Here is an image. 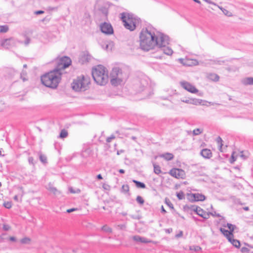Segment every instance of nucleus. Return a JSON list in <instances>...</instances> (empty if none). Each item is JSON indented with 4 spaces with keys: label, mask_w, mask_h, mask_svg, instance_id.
I'll return each instance as SVG.
<instances>
[{
    "label": "nucleus",
    "mask_w": 253,
    "mask_h": 253,
    "mask_svg": "<svg viewBox=\"0 0 253 253\" xmlns=\"http://www.w3.org/2000/svg\"><path fill=\"white\" fill-rule=\"evenodd\" d=\"M21 242L23 244H28L31 242V239L29 238L25 237V238H23L21 240Z\"/></svg>",
    "instance_id": "38"
},
{
    "label": "nucleus",
    "mask_w": 253,
    "mask_h": 253,
    "mask_svg": "<svg viewBox=\"0 0 253 253\" xmlns=\"http://www.w3.org/2000/svg\"><path fill=\"white\" fill-rule=\"evenodd\" d=\"M55 62L56 66L55 69L59 72L61 70L69 67L72 64L71 59L68 56L57 57L55 60Z\"/></svg>",
    "instance_id": "7"
},
{
    "label": "nucleus",
    "mask_w": 253,
    "mask_h": 253,
    "mask_svg": "<svg viewBox=\"0 0 253 253\" xmlns=\"http://www.w3.org/2000/svg\"><path fill=\"white\" fill-rule=\"evenodd\" d=\"M157 44V38L154 33H152L147 29H143L139 36L140 48L144 51L153 49Z\"/></svg>",
    "instance_id": "1"
},
{
    "label": "nucleus",
    "mask_w": 253,
    "mask_h": 253,
    "mask_svg": "<svg viewBox=\"0 0 253 253\" xmlns=\"http://www.w3.org/2000/svg\"><path fill=\"white\" fill-rule=\"evenodd\" d=\"M159 157L163 158L166 161H170L173 159L174 156L172 153H165L161 155H159Z\"/></svg>",
    "instance_id": "20"
},
{
    "label": "nucleus",
    "mask_w": 253,
    "mask_h": 253,
    "mask_svg": "<svg viewBox=\"0 0 253 253\" xmlns=\"http://www.w3.org/2000/svg\"><path fill=\"white\" fill-rule=\"evenodd\" d=\"M227 227L228 228L230 231L233 233V231L234 230L235 226L230 223H227Z\"/></svg>",
    "instance_id": "39"
},
{
    "label": "nucleus",
    "mask_w": 253,
    "mask_h": 253,
    "mask_svg": "<svg viewBox=\"0 0 253 253\" xmlns=\"http://www.w3.org/2000/svg\"><path fill=\"white\" fill-rule=\"evenodd\" d=\"M241 157L242 158H243L244 159H246V157L244 155H243V154H241Z\"/></svg>",
    "instance_id": "57"
},
{
    "label": "nucleus",
    "mask_w": 253,
    "mask_h": 253,
    "mask_svg": "<svg viewBox=\"0 0 253 253\" xmlns=\"http://www.w3.org/2000/svg\"><path fill=\"white\" fill-rule=\"evenodd\" d=\"M179 62L184 66H192L198 64V62L196 59L189 58H179L178 59Z\"/></svg>",
    "instance_id": "12"
},
{
    "label": "nucleus",
    "mask_w": 253,
    "mask_h": 253,
    "mask_svg": "<svg viewBox=\"0 0 253 253\" xmlns=\"http://www.w3.org/2000/svg\"><path fill=\"white\" fill-rule=\"evenodd\" d=\"M230 242L233 246L237 248H239L240 247V242L239 240L234 239L233 238H231L230 241H228Z\"/></svg>",
    "instance_id": "23"
},
{
    "label": "nucleus",
    "mask_w": 253,
    "mask_h": 253,
    "mask_svg": "<svg viewBox=\"0 0 253 253\" xmlns=\"http://www.w3.org/2000/svg\"><path fill=\"white\" fill-rule=\"evenodd\" d=\"M136 201L140 205H143L144 203V200L143 198L140 196H138L136 197Z\"/></svg>",
    "instance_id": "35"
},
{
    "label": "nucleus",
    "mask_w": 253,
    "mask_h": 253,
    "mask_svg": "<svg viewBox=\"0 0 253 253\" xmlns=\"http://www.w3.org/2000/svg\"><path fill=\"white\" fill-rule=\"evenodd\" d=\"M132 217L133 218V219H139L140 218H141V216L140 215H132Z\"/></svg>",
    "instance_id": "49"
},
{
    "label": "nucleus",
    "mask_w": 253,
    "mask_h": 253,
    "mask_svg": "<svg viewBox=\"0 0 253 253\" xmlns=\"http://www.w3.org/2000/svg\"><path fill=\"white\" fill-rule=\"evenodd\" d=\"M182 235H183V232L182 231H180L179 233L175 235V237L177 238H178L182 237Z\"/></svg>",
    "instance_id": "45"
},
{
    "label": "nucleus",
    "mask_w": 253,
    "mask_h": 253,
    "mask_svg": "<svg viewBox=\"0 0 253 253\" xmlns=\"http://www.w3.org/2000/svg\"><path fill=\"white\" fill-rule=\"evenodd\" d=\"M249 251V250L246 247H242L241 248V252L243 253H247Z\"/></svg>",
    "instance_id": "42"
},
{
    "label": "nucleus",
    "mask_w": 253,
    "mask_h": 253,
    "mask_svg": "<svg viewBox=\"0 0 253 253\" xmlns=\"http://www.w3.org/2000/svg\"><path fill=\"white\" fill-rule=\"evenodd\" d=\"M194 0L195 2H196L198 3H201L200 1V0Z\"/></svg>",
    "instance_id": "59"
},
{
    "label": "nucleus",
    "mask_w": 253,
    "mask_h": 253,
    "mask_svg": "<svg viewBox=\"0 0 253 253\" xmlns=\"http://www.w3.org/2000/svg\"><path fill=\"white\" fill-rule=\"evenodd\" d=\"M2 149L0 148V156H2Z\"/></svg>",
    "instance_id": "60"
},
{
    "label": "nucleus",
    "mask_w": 253,
    "mask_h": 253,
    "mask_svg": "<svg viewBox=\"0 0 253 253\" xmlns=\"http://www.w3.org/2000/svg\"><path fill=\"white\" fill-rule=\"evenodd\" d=\"M4 229H5V230H8V229H9V228H8V227H5V226H4Z\"/></svg>",
    "instance_id": "62"
},
{
    "label": "nucleus",
    "mask_w": 253,
    "mask_h": 253,
    "mask_svg": "<svg viewBox=\"0 0 253 253\" xmlns=\"http://www.w3.org/2000/svg\"><path fill=\"white\" fill-rule=\"evenodd\" d=\"M123 74L119 68L113 69L111 74V83L113 85H116L122 81Z\"/></svg>",
    "instance_id": "8"
},
{
    "label": "nucleus",
    "mask_w": 253,
    "mask_h": 253,
    "mask_svg": "<svg viewBox=\"0 0 253 253\" xmlns=\"http://www.w3.org/2000/svg\"><path fill=\"white\" fill-rule=\"evenodd\" d=\"M0 44L3 48L8 49L14 44V42L11 39H4L1 41Z\"/></svg>",
    "instance_id": "16"
},
{
    "label": "nucleus",
    "mask_w": 253,
    "mask_h": 253,
    "mask_svg": "<svg viewBox=\"0 0 253 253\" xmlns=\"http://www.w3.org/2000/svg\"><path fill=\"white\" fill-rule=\"evenodd\" d=\"M200 154L202 157L206 159H210L212 157V153L211 151L208 149H202Z\"/></svg>",
    "instance_id": "19"
},
{
    "label": "nucleus",
    "mask_w": 253,
    "mask_h": 253,
    "mask_svg": "<svg viewBox=\"0 0 253 253\" xmlns=\"http://www.w3.org/2000/svg\"><path fill=\"white\" fill-rule=\"evenodd\" d=\"M4 229H5V230H8V229H9V228H8V227H5V226H4Z\"/></svg>",
    "instance_id": "63"
},
{
    "label": "nucleus",
    "mask_w": 253,
    "mask_h": 253,
    "mask_svg": "<svg viewBox=\"0 0 253 253\" xmlns=\"http://www.w3.org/2000/svg\"><path fill=\"white\" fill-rule=\"evenodd\" d=\"M191 198L192 200L195 201H203L205 200V196L200 193H192L190 195Z\"/></svg>",
    "instance_id": "17"
},
{
    "label": "nucleus",
    "mask_w": 253,
    "mask_h": 253,
    "mask_svg": "<svg viewBox=\"0 0 253 253\" xmlns=\"http://www.w3.org/2000/svg\"><path fill=\"white\" fill-rule=\"evenodd\" d=\"M169 174L177 179H183L185 177V171L180 169L173 168L169 171Z\"/></svg>",
    "instance_id": "10"
},
{
    "label": "nucleus",
    "mask_w": 253,
    "mask_h": 253,
    "mask_svg": "<svg viewBox=\"0 0 253 253\" xmlns=\"http://www.w3.org/2000/svg\"><path fill=\"white\" fill-rule=\"evenodd\" d=\"M219 230L228 241H230L231 238L234 237L233 233L230 231H228L223 228H220Z\"/></svg>",
    "instance_id": "18"
},
{
    "label": "nucleus",
    "mask_w": 253,
    "mask_h": 253,
    "mask_svg": "<svg viewBox=\"0 0 253 253\" xmlns=\"http://www.w3.org/2000/svg\"><path fill=\"white\" fill-rule=\"evenodd\" d=\"M194 211L196 212V213L198 215L202 217L204 219H208L210 217V214L205 211L203 209H202L200 207H196V208L194 209Z\"/></svg>",
    "instance_id": "14"
},
{
    "label": "nucleus",
    "mask_w": 253,
    "mask_h": 253,
    "mask_svg": "<svg viewBox=\"0 0 253 253\" xmlns=\"http://www.w3.org/2000/svg\"><path fill=\"white\" fill-rule=\"evenodd\" d=\"M203 132V129L201 128H196L193 130V135H198L201 134Z\"/></svg>",
    "instance_id": "30"
},
{
    "label": "nucleus",
    "mask_w": 253,
    "mask_h": 253,
    "mask_svg": "<svg viewBox=\"0 0 253 253\" xmlns=\"http://www.w3.org/2000/svg\"><path fill=\"white\" fill-rule=\"evenodd\" d=\"M44 13V11L42 10H38L35 12V14L36 15L43 14Z\"/></svg>",
    "instance_id": "47"
},
{
    "label": "nucleus",
    "mask_w": 253,
    "mask_h": 253,
    "mask_svg": "<svg viewBox=\"0 0 253 253\" xmlns=\"http://www.w3.org/2000/svg\"><path fill=\"white\" fill-rule=\"evenodd\" d=\"M121 18L126 28L133 31L136 28V19L128 13H122Z\"/></svg>",
    "instance_id": "6"
},
{
    "label": "nucleus",
    "mask_w": 253,
    "mask_h": 253,
    "mask_svg": "<svg viewBox=\"0 0 253 253\" xmlns=\"http://www.w3.org/2000/svg\"><path fill=\"white\" fill-rule=\"evenodd\" d=\"M92 75L94 80L100 85L106 84L108 80V72L106 68L98 65L93 69Z\"/></svg>",
    "instance_id": "3"
},
{
    "label": "nucleus",
    "mask_w": 253,
    "mask_h": 253,
    "mask_svg": "<svg viewBox=\"0 0 253 253\" xmlns=\"http://www.w3.org/2000/svg\"><path fill=\"white\" fill-rule=\"evenodd\" d=\"M113 138H114V137H109V138H107V142H110L111 141V140H112V139H113Z\"/></svg>",
    "instance_id": "52"
},
{
    "label": "nucleus",
    "mask_w": 253,
    "mask_h": 253,
    "mask_svg": "<svg viewBox=\"0 0 253 253\" xmlns=\"http://www.w3.org/2000/svg\"><path fill=\"white\" fill-rule=\"evenodd\" d=\"M235 152H233L231 155V158L230 160V163L231 164H233L236 160V157L234 156Z\"/></svg>",
    "instance_id": "40"
},
{
    "label": "nucleus",
    "mask_w": 253,
    "mask_h": 253,
    "mask_svg": "<svg viewBox=\"0 0 253 253\" xmlns=\"http://www.w3.org/2000/svg\"><path fill=\"white\" fill-rule=\"evenodd\" d=\"M167 203L170 208H173V205L170 202L169 203L167 202Z\"/></svg>",
    "instance_id": "51"
},
{
    "label": "nucleus",
    "mask_w": 253,
    "mask_h": 253,
    "mask_svg": "<svg viewBox=\"0 0 253 253\" xmlns=\"http://www.w3.org/2000/svg\"><path fill=\"white\" fill-rule=\"evenodd\" d=\"M244 209L246 210V211H248L249 210V208L248 207H246L244 208Z\"/></svg>",
    "instance_id": "61"
},
{
    "label": "nucleus",
    "mask_w": 253,
    "mask_h": 253,
    "mask_svg": "<svg viewBox=\"0 0 253 253\" xmlns=\"http://www.w3.org/2000/svg\"><path fill=\"white\" fill-rule=\"evenodd\" d=\"M168 36L159 32V53L163 52L167 55H171L173 51L170 47H166L169 44Z\"/></svg>",
    "instance_id": "4"
},
{
    "label": "nucleus",
    "mask_w": 253,
    "mask_h": 253,
    "mask_svg": "<svg viewBox=\"0 0 253 253\" xmlns=\"http://www.w3.org/2000/svg\"><path fill=\"white\" fill-rule=\"evenodd\" d=\"M69 190L71 193L73 194L79 193L80 192V190L79 189H78L76 190H74L73 188L72 187L69 188Z\"/></svg>",
    "instance_id": "41"
},
{
    "label": "nucleus",
    "mask_w": 253,
    "mask_h": 253,
    "mask_svg": "<svg viewBox=\"0 0 253 253\" xmlns=\"http://www.w3.org/2000/svg\"><path fill=\"white\" fill-rule=\"evenodd\" d=\"M101 32L107 35H111L113 33V29L112 25L108 23L104 22L100 25Z\"/></svg>",
    "instance_id": "11"
},
{
    "label": "nucleus",
    "mask_w": 253,
    "mask_h": 253,
    "mask_svg": "<svg viewBox=\"0 0 253 253\" xmlns=\"http://www.w3.org/2000/svg\"><path fill=\"white\" fill-rule=\"evenodd\" d=\"M132 240L136 243H152V241L145 237L140 236L139 235H135L132 237Z\"/></svg>",
    "instance_id": "13"
},
{
    "label": "nucleus",
    "mask_w": 253,
    "mask_h": 253,
    "mask_svg": "<svg viewBox=\"0 0 253 253\" xmlns=\"http://www.w3.org/2000/svg\"><path fill=\"white\" fill-rule=\"evenodd\" d=\"M97 178L99 179H102V177L101 176V175L100 174H98L97 175Z\"/></svg>",
    "instance_id": "53"
},
{
    "label": "nucleus",
    "mask_w": 253,
    "mask_h": 253,
    "mask_svg": "<svg viewBox=\"0 0 253 253\" xmlns=\"http://www.w3.org/2000/svg\"><path fill=\"white\" fill-rule=\"evenodd\" d=\"M209 213L211 214L213 216H217V217L220 216V215L218 213H216L215 212H214V213L211 212V213Z\"/></svg>",
    "instance_id": "50"
},
{
    "label": "nucleus",
    "mask_w": 253,
    "mask_h": 253,
    "mask_svg": "<svg viewBox=\"0 0 253 253\" xmlns=\"http://www.w3.org/2000/svg\"><path fill=\"white\" fill-rule=\"evenodd\" d=\"M8 30L7 26H1L0 27V33H6Z\"/></svg>",
    "instance_id": "33"
},
{
    "label": "nucleus",
    "mask_w": 253,
    "mask_h": 253,
    "mask_svg": "<svg viewBox=\"0 0 253 253\" xmlns=\"http://www.w3.org/2000/svg\"><path fill=\"white\" fill-rule=\"evenodd\" d=\"M217 7L223 12V13L225 15H227L228 16H231V12H230L228 10H227V9L221 7V6H219L218 5H217Z\"/></svg>",
    "instance_id": "29"
},
{
    "label": "nucleus",
    "mask_w": 253,
    "mask_h": 253,
    "mask_svg": "<svg viewBox=\"0 0 253 253\" xmlns=\"http://www.w3.org/2000/svg\"><path fill=\"white\" fill-rule=\"evenodd\" d=\"M68 131L65 129H62L61 131L60 134V137L62 138H65L68 135Z\"/></svg>",
    "instance_id": "31"
},
{
    "label": "nucleus",
    "mask_w": 253,
    "mask_h": 253,
    "mask_svg": "<svg viewBox=\"0 0 253 253\" xmlns=\"http://www.w3.org/2000/svg\"><path fill=\"white\" fill-rule=\"evenodd\" d=\"M205 1H206V2L209 3V4H213L215 6H217V5L214 2H212V1H211V0H204Z\"/></svg>",
    "instance_id": "44"
},
{
    "label": "nucleus",
    "mask_w": 253,
    "mask_h": 253,
    "mask_svg": "<svg viewBox=\"0 0 253 253\" xmlns=\"http://www.w3.org/2000/svg\"><path fill=\"white\" fill-rule=\"evenodd\" d=\"M181 101L184 103L190 104H193L195 105H201L202 104V103L204 101L202 99L197 98H190L185 100H182Z\"/></svg>",
    "instance_id": "15"
},
{
    "label": "nucleus",
    "mask_w": 253,
    "mask_h": 253,
    "mask_svg": "<svg viewBox=\"0 0 253 253\" xmlns=\"http://www.w3.org/2000/svg\"><path fill=\"white\" fill-rule=\"evenodd\" d=\"M119 172H120L121 173H124L125 171H124V169H120L119 170Z\"/></svg>",
    "instance_id": "55"
},
{
    "label": "nucleus",
    "mask_w": 253,
    "mask_h": 253,
    "mask_svg": "<svg viewBox=\"0 0 253 253\" xmlns=\"http://www.w3.org/2000/svg\"><path fill=\"white\" fill-rule=\"evenodd\" d=\"M190 250H194L195 252H198L201 250V248L198 246H193L190 247Z\"/></svg>",
    "instance_id": "37"
},
{
    "label": "nucleus",
    "mask_w": 253,
    "mask_h": 253,
    "mask_svg": "<svg viewBox=\"0 0 253 253\" xmlns=\"http://www.w3.org/2000/svg\"><path fill=\"white\" fill-rule=\"evenodd\" d=\"M124 152V151L123 150H121V151H118V152H117V154H118V155H119L120 153H123Z\"/></svg>",
    "instance_id": "58"
},
{
    "label": "nucleus",
    "mask_w": 253,
    "mask_h": 253,
    "mask_svg": "<svg viewBox=\"0 0 253 253\" xmlns=\"http://www.w3.org/2000/svg\"><path fill=\"white\" fill-rule=\"evenodd\" d=\"M46 188L50 193L53 194L54 195H56L57 194L60 193L57 189L56 188L53 187L51 185H49Z\"/></svg>",
    "instance_id": "22"
},
{
    "label": "nucleus",
    "mask_w": 253,
    "mask_h": 253,
    "mask_svg": "<svg viewBox=\"0 0 253 253\" xmlns=\"http://www.w3.org/2000/svg\"><path fill=\"white\" fill-rule=\"evenodd\" d=\"M242 83L244 85H253V78L248 77L242 80Z\"/></svg>",
    "instance_id": "21"
},
{
    "label": "nucleus",
    "mask_w": 253,
    "mask_h": 253,
    "mask_svg": "<svg viewBox=\"0 0 253 253\" xmlns=\"http://www.w3.org/2000/svg\"><path fill=\"white\" fill-rule=\"evenodd\" d=\"M40 159L41 160L42 162H46V158L45 157L43 156H41L40 157Z\"/></svg>",
    "instance_id": "46"
},
{
    "label": "nucleus",
    "mask_w": 253,
    "mask_h": 253,
    "mask_svg": "<svg viewBox=\"0 0 253 253\" xmlns=\"http://www.w3.org/2000/svg\"><path fill=\"white\" fill-rule=\"evenodd\" d=\"M61 73L54 69L41 78L42 84L46 87L55 88L58 85L61 79Z\"/></svg>",
    "instance_id": "2"
},
{
    "label": "nucleus",
    "mask_w": 253,
    "mask_h": 253,
    "mask_svg": "<svg viewBox=\"0 0 253 253\" xmlns=\"http://www.w3.org/2000/svg\"><path fill=\"white\" fill-rule=\"evenodd\" d=\"M161 210H162V212H166V211L165 210L164 207L163 206L161 207Z\"/></svg>",
    "instance_id": "56"
},
{
    "label": "nucleus",
    "mask_w": 253,
    "mask_h": 253,
    "mask_svg": "<svg viewBox=\"0 0 253 253\" xmlns=\"http://www.w3.org/2000/svg\"><path fill=\"white\" fill-rule=\"evenodd\" d=\"M101 230L107 233H111L112 232V229L107 225L102 226Z\"/></svg>",
    "instance_id": "27"
},
{
    "label": "nucleus",
    "mask_w": 253,
    "mask_h": 253,
    "mask_svg": "<svg viewBox=\"0 0 253 253\" xmlns=\"http://www.w3.org/2000/svg\"><path fill=\"white\" fill-rule=\"evenodd\" d=\"M23 196V191L22 190H20L18 195H15L14 197V200L15 201H18L19 200L21 201Z\"/></svg>",
    "instance_id": "26"
},
{
    "label": "nucleus",
    "mask_w": 253,
    "mask_h": 253,
    "mask_svg": "<svg viewBox=\"0 0 253 253\" xmlns=\"http://www.w3.org/2000/svg\"><path fill=\"white\" fill-rule=\"evenodd\" d=\"M208 78L211 81L216 82L219 80V77L217 74L211 73L208 75Z\"/></svg>",
    "instance_id": "24"
},
{
    "label": "nucleus",
    "mask_w": 253,
    "mask_h": 253,
    "mask_svg": "<svg viewBox=\"0 0 253 253\" xmlns=\"http://www.w3.org/2000/svg\"><path fill=\"white\" fill-rule=\"evenodd\" d=\"M3 205L5 208L10 209L12 207V204L11 202H5Z\"/></svg>",
    "instance_id": "36"
},
{
    "label": "nucleus",
    "mask_w": 253,
    "mask_h": 253,
    "mask_svg": "<svg viewBox=\"0 0 253 253\" xmlns=\"http://www.w3.org/2000/svg\"><path fill=\"white\" fill-rule=\"evenodd\" d=\"M222 140L221 139V138L220 137H218L217 138H216V142L218 144V146L219 147V150L222 152V146L223 145L222 143Z\"/></svg>",
    "instance_id": "28"
},
{
    "label": "nucleus",
    "mask_w": 253,
    "mask_h": 253,
    "mask_svg": "<svg viewBox=\"0 0 253 253\" xmlns=\"http://www.w3.org/2000/svg\"><path fill=\"white\" fill-rule=\"evenodd\" d=\"M180 84L184 89L190 93H196L198 92V90L195 86L188 82L185 81H181Z\"/></svg>",
    "instance_id": "9"
},
{
    "label": "nucleus",
    "mask_w": 253,
    "mask_h": 253,
    "mask_svg": "<svg viewBox=\"0 0 253 253\" xmlns=\"http://www.w3.org/2000/svg\"><path fill=\"white\" fill-rule=\"evenodd\" d=\"M133 182L135 184L136 186L138 188H145L146 185L144 183L138 181L136 180H133Z\"/></svg>",
    "instance_id": "25"
},
{
    "label": "nucleus",
    "mask_w": 253,
    "mask_h": 253,
    "mask_svg": "<svg viewBox=\"0 0 253 253\" xmlns=\"http://www.w3.org/2000/svg\"><path fill=\"white\" fill-rule=\"evenodd\" d=\"M165 231L167 233H170L172 231V229L171 228L169 229H165Z\"/></svg>",
    "instance_id": "48"
},
{
    "label": "nucleus",
    "mask_w": 253,
    "mask_h": 253,
    "mask_svg": "<svg viewBox=\"0 0 253 253\" xmlns=\"http://www.w3.org/2000/svg\"><path fill=\"white\" fill-rule=\"evenodd\" d=\"M89 78L87 76H81L77 78L72 83V88L76 91L86 89L89 84Z\"/></svg>",
    "instance_id": "5"
},
{
    "label": "nucleus",
    "mask_w": 253,
    "mask_h": 253,
    "mask_svg": "<svg viewBox=\"0 0 253 253\" xmlns=\"http://www.w3.org/2000/svg\"><path fill=\"white\" fill-rule=\"evenodd\" d=\"M176 196L179 200H182L185 198V196L183 192H179L177 193Z\"/></svg>",
    "instance_id": "34"
},
{
    "label": "nucleus",
    "mask_w": 253,
    "mask_h": 253,
    "mask_svg": "<svg viewBox=\"0 0 253 253\" xmlns=\"http://www.w3.org/2000/svg\"><path fill=\"white\" fill-rule=\"evenodd\" d=\"M9 239H10V240L11 241H15V238H14V237H10V238H9Z\"/></svg>",
    "instance_id": "54"
},
{
    "label": "nucleus",
    "mask_w": 253,
    "mask_h": 253,
    "mask_svg": "<svg viewBox=\"0 0 253 253\" xmlns=\"http://www.w3.org/2000/svg\"><path fill=\"white\" fill-rule=\"evenodd\" d=\"M156 170H157V169H156V167H154V170H155V172H156Z\"/></svg>",
    "instance_id": "64"
},
{
    "label": "nucleus",
    "mask_w": 253,
    "mask_h": 253,
    "mask_svg": "<svg viewBox=\"0 0 253 253\" xmlns=\"http://www.w3.org/2000/svg\"><path fill=\"white\" fill-rule=\"evenodd\" d=\"M77 210H78L77 208H72V209H68L67 210V212H68V213H70L71 212L75 211H76Z\"/></svg>",
    "instance_id": "43"
},
{
    "label": "nucleus",
    "mask_w": 253,
    "mask_h": 253,
    "mask_svg": "<svg viewBox=\"0 0 253 253\" xmlns=\"http://www.w3.org/2000/svg\"><path fill=\"white\" fill-rule=\"evenodd\" d=\"M122 191L124 193H128L129 191V186L127 184L123 185L122 187Z\"/></svg>",
    "instance_id": "32"
}]
</instances>
